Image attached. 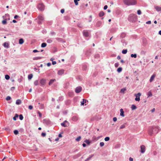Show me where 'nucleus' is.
Wrapping results in <instances>:
<instances>
[{
  "label": "nucleus",
  "instance_id": "1",
  "mask_svg": "<svg viewBox=\"0 0 161 161\" xmlns=\"http://www.w3.org/2000/svg\"><path fill=\"white\" fill-rule=\"evenodd\" d=\"M159 127L158 126H153L150 127L148 130L149 134L152 136L154 134H156L158 132V130H160Z\"/></svg>",
  "mask_w": 161,
  "mask_h": 161
},
{
  "label": "nucleus",
  "instance_id": "2",
  "mask_svg": "<svg viewBox=\"0 0 161 161\" xmlns=\"http://www.w3.org/2000/svg\"><path fill=\"white\" fill-rule=\"evenodd\" d=\"M137 19V16L136 14H131L129 16L128 20L130 22H136Z\"/></svg>",
  "mask_w": 161,
  "mask_h": 161
},
{
  "label": "nucleus",
  "instance_id": "3",
  "mask_svg": "<svg viewBox=\"0 0 161 161\" xmlns=\"http://www.w3.org/2000/svg\"><path fill=\"white\" fill-rule=\"evenodd\" d=\"M124 2L128 6L135 5L136 3V0H124Z\"/></svg>",
  "mask_w": 161,
  "mask_h": 161
},
{
  "label": "nucleus",
  "instance_id": "4",
  "mask_svg": "<svg viewBox=\"0 0 161 161\" xmlns=\"http://www.w3.org/2000/svg\"><path fill=\"white\" fill-rule=\"evenodd\" d=\"M37 8L39 10L42 11L44 10V6L42 3H40L38 5Z\"/></svg>",
  "mask_w": 161,
  "mask_h": 161
},
{
  "label": "nucleus",
  "instance_id": "5",
  "mask_svg": "<svg viewBox=\"0 0 161 161\" xmlns=\"http://www.w3.org/2000/svg\"><path fill=\"white\" fill-rule=\"evenodd\" d=\"M141 93L139 92L137 94H135V96L136 97L135 100L136 101H139L140 100V96H141Z\"/></svg>",
  "mask_w": 161,
  "mask_h": 161
},
{
  "label": "nucleus",
  "instance_id": "6",
  "mask_svg": "<svg viewBox=\"0 0 161 161\" xmlns=\"http://www.w3.org/2000/svg\"><path fill=\"white\" fill-rule=\"evenodd\" d=\"M61 125L62 126L64 127H67L69 125V123L68 122L67 120H65L61 124Z\"/></svg>",
  "mask_w": 161,
  "mask_h": 161
},
{
  "label": "nucleus",
  "instance_id": "7",
  "mask_svg": "<svg viewBox=\"0 0 161 161\" xmlns=\"http://www.w3.org/2000/svg\"><path fill=\"white\" fill-rule=\"evenodd\" d=\"M46 80L44 79H42L40 81V83L41 86H42L45 85L46 82Z\"/></svg>",
  "mask_w": 161,
  "mask_h": 161
},
{
  "label": "nucleus",
  "instance_id": "8",
  "mask_svg": "<svg viewBox=\"0 0 161 161\" xmlns=\"http://www.w3.org/2000/svg\"><path fill=\"white\" fill-rule=\"evenodd\" d=\"M82 90V88L81 86L77 87L75 89V92L77 93L80 92Z\"/></svg>",
  "mask_w": 161,
  "mask_h": 161
},
{
  "label": "nucleus",
  "instance_id": "9",
  "mask_svg": "<svg viewBox=\"0 0 161 161\" xmlns=\"http://www.w3.org/2000/svg\"><path fill=\"white\" fill-rule=\"evenodd\" d=\"M141 151L140 152L142 153H144L145 151V147L143 145H142L141 146Z\"/></svg>",
  "mask_w": 161,
  "mask_h": 161
},
{
  "label": "nucleus",
  "instance_id": "10",
  "mask_svg": "<svg viewBox=\"0 0 161 161\" xmlns=\"http://www.w3.org/2000/svg\"><path fill=\"white\" fill-rule=\"evenodd\" d=\"M55 39L58 41V42H65V41L64 40L60 38H56Z\"/></svg>",
  "mask_w": 161,
  "mask_h": 161
},
{
  "label": "nucleus",
  "instance_id": "11",
  "mask_svg": "<svg viewBox=\"0 0 161 161\" xmlns=\"http://www.w3.org/2000/svg\"><path fill=\"white\" fill-rule=\"evenodd\" d=\"M83 35L85 37H88L89 36V33L86 31H83Z\"/></svg>",
  "mask_w": 161,
  "mask_h": 161
},
{
  "label": "nucleus",
  "instance_id": "12",
  "mask_svg": "<svg viewBox=\"0 0 161 161\" xmlns=\"http://www.w3.org/2000/svg\"><path fill=\"white\" fill-rule=\"evenodd\" d=\"M154 8L157 11H161V7L158 6H155Z\"/></svg>",
  "mask_w": 161,
  "mask_h": 161
},
{
  "label": "nucleus",
  "instance_id": "13",
  "mask_svg": "<svg viewBox=\"0 0 161 161\" xmlns=\"http://www.w3.org/2000/svg\"><path fill=\"white\" fill-rule=\"evenodd\" d=\"M155 75L154 74H153L152 75L149 80V81L150 82H151L153 81L155 77Z\"/></svg>",
  "mask_w": 161,
  "mask_h": 161
},
{
  "label": "nucleus",
  "instance_id": "14",
  "mask_svg": "<svg viewBox=\"0 0 161 161\" xmlns=\"http://www.w3.org/2000/svg\"><path fill=\"white\" fill-rule=\"evenodd\" d=\"M78 119V118L77 116H73L72 118V120L74 121H77Z\"/></svg>",
  "mask_w": 161,
  "mask_h": 161
},
{
  "label": "nucleus",
  "instance_id": "15",
  "mask_svg": "<svg viewBox=\"0 0 161 161\" xmlns=\"http://www.w3.org/2000/svg\"><path fill=\"white\" fill-rule=\"evenodd\" d=\"M102 22L100 21H97L96 24V26L98 27L102 25Z\"/></svg>",
  "mask_w": 161,
  "mask_h": 161
},
{
  "label": "nucleus",
  "instance_id": "16",
  "mask_svg": "<svg viewBox=\"0 0 161 161\" xmlns=\"http://www.w3.org/2000/svg\"><path fill=\"white\" fill-rule=\"evenodd\" d=\"M120 115L121 116H122V117H124L125 116V115L124 114V111H123V110L122 108H121L120 109Z\"/></svg>",
  "mask_w": 161,
  "mask_h": 161
},
{
  "label": "nucleus",
  "instance_id": "17",
  "mask_svg": "<svg viewBox=\"0 0 161 161\" xmlns=\"http://www.w3.org/2000/svg\"><path fill=\"white\" fill-rule=\"evenodd\" d=\"M64 73V70L63 69H61L59 70L58 71V75H62Z\"/></svg>",
  "mask_w": 161,
  "mask_h": 161
},
{
  "label": "nucleus",
  "instance_id": "18",
  "mask_svg": "<svg viewBox=\"0 0 161 161\" xmlns=\"http://www.w3.org/2000/svg\"><path fill=\"white\" fill-rule=\"evenodd\" d=\"M86 102H88L87 100L85 99H83L82 102H81V105H83L85 103H86Z\"/></svg>",
  "mask_w": 161,
  "mask_h": 161
},
{
  "label": "nucleus",
  "instance_id": "19",
  "mask_svg": "<svg viewBox=\"0 0 161 161\" xmlns=\"http://www.w3.org/2000/svg\"><path fill=\"white\" fill-rule=\"evenodd\" d=\"M55 80H56L55 79L51 80L49 83V85H51L54 82V81H55Z\"/></svg>",
  "mask_w": 161,
  "mask_h": 161
},
{
  "label": "nucleus",
  "instance_id": "20",
  "mask_svg": "<svg viewBox=\"0 0 161 161\" xmlns=\"http://www.w3.org/2000/svg\"><path fill=\"white\" fill-rule=\"evenodd\" d=\"M3 45L6 48H8V47L9 44L7 42H5L3 43Z\"/></svg>",
  "mask_w": 161,
  "mask_h": 161
},
{
  "label": "nucleus",
  "instance_id": "21",
  "mask_svg": "<svg viewBox=\"0 0 161 161\" xmlns=\"http://www.w3.org/2000/svg\"><path fill=\"white\" fill-rule=\"evenodd\" d=\"M38 19L39 20L41 21H43L44 18L41 15H39L38 17Z\"/></svg>",
  "mask_w": 161,
  "mask_h": 161
},
{
  "label": "nucleus",
  "instance_id": "22",
  "mask_svg": "<svg viewBox=\"0 0 161 161\" xmlns=\"http://www.w3.org/2000/svg\"><path fill=\"white\" fill-rule=\"evenodd\" d=\"M21 103V101L20 99H18L16 100V104L19 105Z\"/></svg>",
  "mask_w": 161,
  "mask_h": 161
},
{
  "label": "nucleus",
  "instance_id": "23",
  "mask_svg": "<svg viewBox=\"0 0 161 161\" xmlns=\"http://www.w3.org/2000/svg\"><path fill=\"white\" fill-rule=\"evenodd\" d=\"M42 57H35L33 58V60H36L38 59H40L42 58Z\"/></svg>",
  "mask_w": 161,
  "mask_h": 161
},
{
  "label": "nucleus",
  "instance_id": "24",
  "mask_svg": "<svg viewBox=\"0 0 161 161\" xmlns=\"http://www.w3.org/2000/svg\"><path fill=\"white\" fill-rule=\"evenodd\" d=\"M24 42V41L23 39L20 38L19 40V43L20 44H22Z\"/></svg>",
  "mask_w": 161,
  "mask_h": 161
},
{
  "label": "nucleus",
  "instance_id": "25",
  "mask_svg": "<svg viewBox=\"0 0 161 161\" xmlns=\"http://www.w3.org/2000/svg\"><path fill=\"white\" fill-rule=\"evenodd\" d=\"M104 15V13L103 11L100 12L99 14V15L100 17L103 16Z\"/></svg>",
  "mask_w": 161,
  "mask_h": 161
},
{
  "label": "nucleus",
  "instance_id": "26",
  "mask_svg": "<svg viewBox=\"0 0 161 161\" xmlns=\"http://www.w3.org/2000/svg\"><path fill=\"white\" fill-rule=\"evenodd\" d=\"M126 89L125 88H122L121 89L120 91V92L124 93H125V92L126 91Z\"/></svg>",
  "mask_w": 161,
  "mask_h": 161
},
{
  "label": "nucleus",
  "instance_id": "27",
  "mask_svg": "<svg viewBox=\"0 0 161 161\" xmlns=\"http://www.w3.org/2000/svg\"><path fill=\"white\" fill-rule=\"evenodd\" d=\"M137 108V107L135 105L133 104L131 105V108L132 110H135Z\"/></svg>",
  "mask_w": 161,
  "mask_h": 161
},
{
  "label": "nucleus",
  "instance_id": "28",
  "mask_svg": "<svg viewBox=\"0 0 161 161\" xmlns=\"http://www.w3.org/2000/svg\"><path fill=\"white\" fill-rule=\"evenodd\" d=\"M84 142H86L87 145H89L91 143V142L88 140L87 139H86Z\"/></svg>",
  "mask_w": 161,
  "mask_h": 161
},
{
  "label": "nucleus",
  "instance_id": "29",
  "mask_svg": "<svg viewBox=\"0 0 161 161\" xmlns=\"http://www.w3.org/2000/svg\"><path fill=\"white\" fill-rule=\"evenodd\" d=\"M126 34L124 33H122L120 35V37L122 38L125 37V36Z\"/></svg>",
  "mask_w": 161,
  "mask_h": 161
},
{
  "label": "nucleus",
  "instance_id": "30",
  "mask_svg": "<svg viewBox=\"0 0 161 161\" xmlns=\"http://www.w3.org/2000/svg\"><path fill=\"white\" fill-rule=\"evenodd\" d=\"M81 139V136H79L76 138L75 141L77 142L79 141Z\"/></svg>",
  "mask_w": 161,
  "mask_h": 161
},
{
  "label": "nucleus",
  "instance_id": "31",
  "mask_svg": "<svg viewBox=\"0 0 161 161\" xmlns=\"http://www.w3.org/2000/svg\"><path fill=\"white\" fill-rule=\"evenodd\" d=\"M47 46V44L46 43H43L42 44L41 47H44Z\"/></svg>",
  "mask_w": 161,
  "mask_h": 161
},
{
  "label": "nucleus",
  "instance_id": "32",
  "mask_svg": "<svg viewBox=\"0 0 161 161\" xmlns=\"http://www.w3.org/2000/svg\"><path fill=\"white\" fill-rule=\"evenodd\" d=\"M18 117V114H15V116L13 117V119L14 120H16V118Z\"/></svg>",
  "mask_w": 161,
  "mask_h": 161
},
{
  "label": "nucleus",
  "instance_id": "33",
  "mask_svg": "<svg viewBox=\"0 0 161 161\" xmlns=\"http://www.w3.org/2000/svg\"><path fill=\"white\" fill-rule=\"evenodd\" d=\"M122 69L121 67H119L117 69V71L119 73L122 70Z\"/></svg>",
  "mask_w": 161,
  "mask_h": 161
},
{
  "label": "nucleus",
  "instance_id": "34",
  "mask_svg": "<svg viewBox=\"0 0 161 161\" xmlns=\"http://www.w3.org/2000/svg\"><path fill=\"white\" fill-rule=\"evenodd\" d=\"M2 23L3 25H5L7 23V19H5L2 21Z\"/></svg>",
  "mask_w": 161,
  "mask_h": 161
},
{
  "label": "nucleus",
  "instance_id": "35",
  "mask_svg": "<svg viewBox=\"0 0 161 161\" xmlns=\"http://www.w3.org/2000/svg\"><path fill=\"white\" fill-rule=\"evenodd\" d=\"M131 57L132 58H136L137 57V55L136 54H131Z\"/></svg>",
  "mask_w": 161,
  "mask_h": 161
},
{
  "label": "nucleus",
  "instance_id": "36",
  "mask_svg": "<svg viewBox=\"0 0 161 161\" xmlns=\"http://www.w3.org/2000/svg\"><path fill=\"white\" fill-rule=\"evenodd\" d=\"M33 77V75L30 74L28 75V79L29 80L31 79Z\"/></svg>",
  "mask_w": 161,
  "mask_h": 161
},
{
  "label": "nucleus",
  "instance_id": "37",
  "mask_svg": "<svg viewBox=\"0 0 161 161\" xmlns=\"http://www.w3.org/2000/svg\"><path fill=\"white\" fill-rule=\"evenodd\" d=\"M127 49L123 50L122 51V53L124 54H125L126 53H127Z\"/></svg>",
  "mask_w": 161,
  "mask_h": 161
},
{
  "label": "nucleus",
  "instance_id": "38",
  "mask_svg": "<svg viewBox=\"0 0 161 161\" xmlns=\"http://www.w3.org/2000/svg\"><path fill=\"white\" fill-rule=\"evenodd\" d=\"M148 97H151L152 96V94L151 91H149L147 93Z\"/></svg>",
  "mask_w": 161,
  "mask_h": 161
},
{
  "label": "nucleus",
  "instance_id": "39",
  "mask_svg": "<svg viewBox=\"0 0 161 161\" xmlns=\"http://www.w3.org/2000/svg\"><path fill=\"white\" fill-rule=\"evenodd\" d=\"M5 78L6 80H9L10 78V76L9 75H5Z\"/></svg>",
  "mask_w": 161,
  "mask_h": 161
},
{
  "label": "nucleus",
  "instance_id": "40",
  "mask_svg": "<svg viewBox=\"0 0 161 161\" xmlns=\"http://www.w3.org/2000/svg\"><path fill=\"white\" fill-rule=\"evenodd\" d=\"M125 125L123 124L122 125H121L120 127V129H123L124 128H125Z\"/></svg>",
  "mask_w": 161,
  "mask_h": 161
},
{
  "label": "nucleus",
  "instance_id": "41",
  "mask_svg": "<svg viewBox=\"0 0 161 161\" xmlns=\"http://www.w3.org/2000/svg\"><path fill=\"white\" fill-rule=\"evenodd\" d=\"M14 133L16 135H17L19 134V131L17 130H15L14 131Z\"/></svg>",
  "mask_w": 161,
  "mask_h": 161
},
{
  "label": "nucleus",
  "instance_id": "42",
  "mask_svg": "<svg viewBox=\"0 0 161 161\" xmlns=\"http://www.w3.org/2000/svg\"><path fill=\"white\" fill-rule=\"evenodd\" d=\"M146 51H143V50H142L141 52V55H144L146 54Z\"/></svg>",
  "mask_w": 161,
  "mask_h": 161
},
{
  "label": "nucleus",
  "instance_id": "43",
  "mask_svg": "<svg viewBox=\"0 0 161 161\" xmlns=\"http://www.w3.org/2000/svg\"><path fill=\"white\" fill-rule=\"evenodd\" d=\"M94 156V154H92L89 156V157L87 158L89 161Z\"/></svg>",
  "mask_w": 161,
  "mask_h": 161
},
{
  "label": "nucleus",
  "instance_id": "44",
  "mask_svg": "<svg viewBox=\"0 0 161 161\" xmlns=\"http://www.w3.org/2000/svg\"><path fill=\"white\" fill-rule=\"evenodd\" d=\"M94 156V154H92L89 156V157L87 158L89 161Z\"/></svg>",
  "mask_w": 161,
  "mask_h": 161
},
{
  "label": "nucleus",
  "instance_id": "45",
  "mask_svg": "<svg viewBox=\"0 0 161 161\" xmlns=\"http://www.w3.org/2000/svg\"><path fill=\"white\" fill-rule=\"evenodd\" d=\"M47 42L48 43H51L52 42V40L51 39H48L47 40Z\"/></svg>",
  "mask_w": 161,
  "mask_h": 161
},
{
  "label": "nucleus",
  "instance_id": "46",
  "mask_svg": "<svg viewBox=\"0 0 161 161\" xmlns=\"http://www.w3.org/2000/svg\"><path fill=\"white\" fill-rule=\"evenodd\" d=\"M34 84L35 86H37L38 84V82L37 80H35L34 82Z\"/></svg>",
  "mask_w": 161,
  "mask_h": 161
},
{
  "label": "nucleus",
  "instance_id": "47",
  "mask_svg": "<svg viewBox=\"0 0 161 161\" xmlns=\"http://www.w3.org/2000/svg\"><path fill=\"white\" fill-rule=\"evenodd\" d=\"M19 119L20 120H23V117L22 115V114H20L19 115Z\"/></svg>",
  "mask_w": 161,
  "mask_h": 161
},
{
  "label": "nucleus",
  "instance_id": "48",
  "mask_svg": "<svg viewBox=\"0 0 161 161\" xmlns=\"http://www.w3.org/2000/svg\"><path fill=\"white\" fill-rule=\"evenodd\" d=\"M87 68L86 65H84L82 67V69L84 70H86Z\"/></svg>",
  "mask_w": 161,
  "mask_h": 161
},
{
  "label": "nucleus",
  "instance_id": "49",
  "mask_svg": "<svg viewBox=\"0 0 161 161\" xmlns=\"http://www.w3.org/2000/svg\"><path fill=\"white\" fill-rule=\"evenodd\" d=\"M109 139L110 138L109 137H106L104 139L105 141H108L109 140Z\"/></svg>",
  "mask_w": 161,
  "mask_h": 161
},
{
  "label": "nucleus",
  "instance_id": "50",
  "mask_svg": "<svg viewBox=\"0 0 161 161\" xmlns=\"http://www.w3.org/2000/svg\"><path fill=\"white\" fill-rule=\"evenodd\" d=\"M6 99L7 101L11 99V97L9 96H8L6 97Z\"/></svg>",
  "mask_w": 161,
  "mask_h": 161
},
{
  "label": "nucleus",
  "instance_id": "51",
  "mask_svg": "<svg viewBox=\"0 0 161 161\" xmlns=\"http://www.w3.org/2000/svg\"><path fill=\"white\" fill-rule=\"evenodd\" d=\"M42 136L43 137H45L46 136V133H45L42 132L41 134Z\"/></svg>",
  "mask_w": 161,
  "mask_h": 161
},
{
  "label": "nucleus",
  "instance_id": "52",
  "mask_svg": "<svg viewBox=\"0 0 161 161\" xmlns=\"http://www.w3.org/2000/svg\"><path fill=\"white\" fill-rule=\"evenodd\" d=\"M137 13L138 15H140L141 14V11L140 10H138L137 11Z\"/></svg>",
  "mask_w": 161,
  "mask_h": 161
},
{
  "label": "nucleus",
  "instance_id": "53",
  "mask_svg": "<svg viewBox=\"0 0 161 161\" xmlns=\"http://www.w3.org/2000/svg\"><path fill=\"white\" fill-rule=\"evenodd\" d=\"M119 63H115L114 64V66H115V67L116 68L119 66Z\"/></svg>",
  "mask_w": 161,
  "mask_h": 161
},
{
  "label": "nucleus",
  "instance_id": "54",
  "mask_svg": "<svg viewBox=\"0 0 161 161\" xmlns=\"http://www.w3.org/2000/svg\"><path fill=\"white\" fill-rule=\"evenodd\" d=\"M74 2L76 5H78V3L77 1L76 0H74Z\"/></svg>",
  "mask_w": 161,
  "mask_h": 161
},
{
  "label": "nucleus",
  "instance_id": "55",
  "mask_svg": "<svg viewBox=\"0 0 161 161\" xmlns=\"http://www.w3.org/2000/svg\"><path fill=\"white\" fill-rule=\"evenodd\" d=\"M104 143L103 142H101L100 143V146L101 147L103 146L104 145Z\"/></svg>",
  "mask_w": 161,
  "mask_h": 161
},
{
  "label": "nucleus",
  "instance_id": "56",
  "mask_svg": "<svg viewBox=\"0 0 161 161\" xmlns=\"http://www.w3.org/2000/svg\"><path fill=\"white\" fill-rule=\"evenodd\" d=\"M37 113H38V114H39V117L40 118L42 116V114L39 111Z\"/></svg>",
  "mask_w": 161,
  "mask_h": 161
},
{
  "label": "nucleus",
  "instance_id": "57",
  "mask_svg": "<svg viewBox=\"0 0 161 161\" xmlns=\"http://www.w3.org/2000/svg\"><path fill=\"white\" fill-rule=\"evenodd\" d=\"M28 108L30 109L31 110L33 109V106L32 105H29Z\"/></svg>",
  "mask_w": 161,
  "mask_h": 161
},
{
  "label": "nucleus",
  "instance_id": "58",
  "mask_svg": "<svg viewBox=\"0 0 161 161\" xmlns=\"http://www.w3.org/2000/svg\"><path fill=\"white\" fill-rule=\"evenodd\" d=\"M40 108L41 109H43L44 108V105L43 104H41L40 106Z\"/></svg>",
  "mask_w": 161,
  "mask_h": 161
},
{
  "label": "nucleus",
  "instance_id": "59",
  "mask_svg": "<svg viewBox=\"0 0 161 161\" xmlns=\"http://www.w3.org/2000/svg\"><path fill=\"white\" fill-rule=\"evenodd\" d=\"M113 120L115 122L117 120V119L116 117H114L113 118Z\"/></svg>",
  "mask_w": 161,
  "mask_h": 161
},
{
  "label": "nucleus",
  "instance_id": "60",
  "mask_svg": "<svg viewBox=\"0 0 161 161\" xmlns=\"http://www.w3.org/2000/svg\"><path fill=\"white\" fill-rule=\"evenodd\" d=\"M42 21H41V20H39L38 21V23L40 25L41 24H42Z\"/></svg>",
  "mask_w": 161,
  "mask_h": 161
},
{
  "label": "nucleus",
  "instance_id": "61",
  "mask_svg": "<svg viewBox=\"0 0 161 161\" xmlns=\"http://www.w3.org/2000/svg\"><path fill=\"white\" fill-rule=\"evenodd\" d=\"M60 12L61 13L63 14L64 12V9H61Z\"/></svg>",
  "mask_w": 161,
  "mask_h": 161
},
{
  "label": "nucleus",
  "instance_id": "62",
  "mask_svg": "<svg viewBox=\"0 0 161 161\" xmlns=\"http://www.w3.org/2000/svg\"><path fill=\"white\" fill-rule=\"evenodd\" d=\"M107 8H108V6L107 5H105L104 7L103 8L104 10H106Z\"/></svg>",
  "mask_w": 161,
  "mask_h": 161
},
{
  "label": "nucleus",
  "instance_id": "63",
  "mask_svg": "<svg viewBox=\"0 0 161 161\" xmlns=\"http://www.w3.org/2000/svg\"><path fill=\"white\" fill-rule=\"evenodd\" d=\"M78 26L79 27H82V26L81 24H78Z\"/></svg>",
  "mask_w": 161,
  "mask_h": 161
},
{
  "label": "nucleus",
  "instance_id": "64",
  "mask_svg": "<svg viewBox=\"0 0 161 161\" xmlns=\"http://www.w3.org/2000/svg\"><path fill=\"white\" fill-rule=\"evenodd\" d=\"M146 23L147 24H151V21H148L146 22Z\"/></svg>",
  "mask_w": 161,
  "mask_h": 161
}]
</instances>
